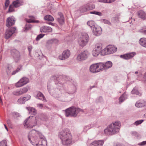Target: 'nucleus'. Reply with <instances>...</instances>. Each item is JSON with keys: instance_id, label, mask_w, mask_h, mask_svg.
<instances>
[{"instance_id": "nucleus-1", "label": "nucleus", "mask_w": 146, "mask_h": 146, "mask_svg": "<svg viewBox=\"0 0 146 146\" xmlns=\"http://www.w3.org/2000/svg\"><path fill=\"white\" fill-rule=\"evenodd\" d=\"M58 136L63 145H68L71 144L72 136L69 129H65L61 131Z\"/></svg>"}, {"instance_id": "nucleus-2", "label": "nucleus", "mask_w": 146, "mask_h": 146, "mask_svg": "<svg viewBox=\"0 0 146 146\" xmlns=\"http://www.w3.org/2000/svg\"><path fill=\"white\" fill-rule=\"evenodd\" d=\"M121 126L120 121H117L109 125L104 130V133L107 135L115 134L119 131Z\"/></svg>"}, {"instance_id": "nucleus-3", "label": "nucleus", "mask_w": 146, "mask_h": 146, "mask_svg": "<svg viewBox=\"0 0 146 146\" xmlns=\"http://www.w3.org/2000/svg\"><path fill=\"white\" fill-rule=\"evenodd\" d=\"M42 119L38 116H29L24 121V126L27 128H32L39 123Z\"/></svg>"}, {"instance_id": "nucleus-4", "label": "nucleus", "mask_w": 146, "mask_h": 146, "mask_svg": "<svg viewBox=\"0 0 146 146\" xmlns=\"http://www.w3.org/2000/svg\"><path fill=\"white\" fill-rule=\"evenodd\" d=\"M65 111L66 116H70L74 117L77 116L78 113L80 112L83 113L84 111L83 110L73 106L66 109Z\"/></svg>"}, {"instance_id": "nucleus-5", "label": "nucleus", "mask_w": 146, "mask_h": 146, "mask_svg": "<svg viewBox=\"0 0 146 146\" xmlns=\"http://www.w3.org/2000/svg\"><path fill=\"white\" fill-rule=\"evenodd\" d=\"M89 37L88 35L86 33H83L78 39V43L80 46L83 47L88 43Z\"/></svg>"}, {"instance_id": "nucleus-6", "label": "nucleus", "mask_w": 146, "mask_h": 146, "mask_svg": "<svg viewBox=\"0 0 146 146\" xmlns=\"http://www.w3.org/2000/svg\"><path fill=\"white\" fill-rule=\"evenodd\" d=\"M51 79L53 80L56 84H63L66 82V81H68V77L60 76H53L51 77Z\"/></svg>"}, {"instance_id": "nucleus-7", "label": "nucleus", "mask_w": 146, "mask_h": 146, "mask_svg": "<svg viewBox=\"0 0 146 146\" xmlns=\"http://www.w3.org/2000/svg\"><path fill=\"white\" fill-rule=\"evenodd\" d=\"M51 85L48 84L47 85V89L49 92L53 96L57 98V99L62 101V99L60 98L62 96V94L58 89H55V90L53 89L50 90Z\"/></svg>"}, {"instance_id": "nucleus-8", "label": "nucleus", "mask_w": 146, "mask_h": 146, "mask_svg": "<svg viewBox=\"0 0 146 146\" xmlns=\"http://www.w3.org/2000/svg\"><path fill=\"white\" fill-rule=\"evenodd\" d=\"M90 52L87 50H85L80 54L77 56V59L78 61H82L86 60L89 56Z\"/></svg>"}, {"instance_id": "nucleus-9", "label": "nucleus", "mask_w": 146, "mask_h": 146, "mask_svg": "<svg viewBox=\"0 0 146 146\" xmlns=\"http://www.w3.org/2000/svg\"><path fill=\"white\" fill-rule=\"evenodd\" d=\"M33 131H35V133H34L38 135L40 138L42 139L41 141V143L39 144V146H46L47 145V141L44 135L40 132L38 131H37L35 129L31 131L30 132V134L32 133Z\"/></svg>"}, {"instance_id": "nucleus-10", "label": "nucleus", "mask_w": 146, "mask_h": 146, "mask_svg": "<svg viewBox=\"0 0 146 146\" xmlns=\"http://www.w3.org/2000/svg\"><path fill=\"white\" fill-rule=\"evenodd\" d=\"M29 82V78L26 77H23L15 84V86L17 88L21 87L26 84Z\"/></svg>"}, {"instance_id": "nucleus-11", "label": "nucleus", "mask_w": 146, "mask_h": 146, "mask_svg": "<svg viewBox=\"0 0 146 146\" xmlns=\"http://www.w3.org/2000/svg\"><path fill=\"white\" fill-rule=\"evenodd\" d=\"M117 50V48L115 46L112 45H109L103 50L104 51L105 54H112Z\"/></svg>"}, {"instance_id": "nucleus-12", "label": "nucleus", "mask_w": 146, "mask_h": 146, "mask_svg": "<svg viewBox=\"0 0 146 146\" xmlns=\"http://www.w3.org/2000/svg\"><path fill=\"white\" fill-rule=\"evenodd\" d=\"M70 55V52L69 50L67 49L64 50L62 54L58 56V58L60 60H65L68 58Z\"/></svg>"}, {"instance_id": "nucleus-13", "label": "nucleus", "mask_w": 146, "mask_h": 146, "mask_svg": "<svg viewBox=\"0 0 146 146\" xmlns=\"http://www.w3.org/2000/svg\"><path fill=\"white\" fill-rule=\"evenodd\" d=\"M28 91V88L24 87L19 90H17L14 91L12 94L15 96H20L26 93Z\"/></svg>"}, {"instance_id": "nucleus-14", "label": "nucleus", "mask_w": 146, "mask_h": 146, "mask_svg": "<svg viewBox=\"0 0 146 146\" xmlns=\"http://www.w3.org/2000/svg\"><path fill=\"white\" fill-rule=\"evenodd\" d=\"M11 54L13 56L15 62H18L20 59V55L19 52L15 49L12 50L11 51Z\"/></svg>"}, {"instance_id": "nucleus-15", "label": "nucleus", "mask_w": 146, "mask_h": 146, "mask_svg": "<svg viewBox=\"0 0 146 146\" xmlns=\"http://www.w3.org/2000/svg\"><path fill=\"white\" fill-rule=\"evenodd\" d=\"M16 29L15 27L11 28L7 30L5 34V38L7 39L10 38L15 32Z\"/></svg>"}, {"instance_id": "nucleus-16", "label": "nucleus", "mask_w": 146, "mask_h": 146, "mask_svg": "<svg viewBox=\"0 0 146 146\" xmlns=\"http://www.w3.org/2000/svg\"><path fill=\"white\" fill-rule=\"evenodd\" d=\"M92 29L93 30L94 35L96 36H100L102 33V29L98 26H95Z\"/></svg>"}, {"instance_id": "nucleus-17", "label": "nucleus", "mask_w": 146, "mask_h": 146, "mask_svg": "<svg viewBox=\"0 0 146 146\" xmlns=\"http://www.w3.org/2000/svg\"><path fill=\"white\" fill-rule=\"evenodd\" d=\"M135 54V52H132L125 54L121 55L120 57L124 59L128 60L133 57Z\"/></svg>"}, {"instance_id": "nucleus-18", "label": "nucleus", "mask_w": 146, "mask_h": 146, "mask_svg": "<svg viewBox=\"0 0 146 146\" xmlns=\"http://www.w3.org/2000/svg\"><path fill=\"white\" fill-rule=\"evenodd\" d=\"M90 72L93 73H97L99 72L98 66L97 63L92 64L90 67Z\"/></svg>"}, {"instance_id": "nucleus-19", "label": "nucleus", "mask_w": 146, "mask_h": 146, "mask_svg": "<svg viewBox=\"0 0 146 146\" xmlns=\"http://www.w3.org/2000/svg\"><path fill=\"white\" fill-rule=\"evenodd\" d=\"M23 3V0H16L13 1L12 4L15 7L17 8L22 5Z\"/></svg>"}, {"instance_id": "nucleus-20", "label": "nucleus", "mask_w": 146, "mask_h": 146, "mask_svg": "<svg viewBox=\"0 0 146 146\" xmlns=\"http://www.w3.org/2000/svg\"><path fill=\"white\" fill-rule=\"evenodd\" d=\"M52 29L50 27L47 26H43L40 29L41 33H47L51 32Z\"/></svg>"}, {"instance_id": "nucleus-21", "label": "nucleus", "mask_w": 146, "mask_h": 146, "mask_svg": "<svg viewBox=\"0 0 146 146\" xmlns=\"http://www.w3.org/2000/svg\"><path fill=\"white\" fill-rule=\"evenodd\" d=\"M58 17L57 18V21L60 25H62L64 23V19L62 14L61 13H58Z\"/></svg>"}, {"instance_id": "nucleus-22", "label": "nucleus", "mask_w": 146, "mask_h": 146, "mask_svg": "<svg viewBox=\"0 0 146 146\" xmlns=\"http://www.w3.org/2000/svg\"><path fill=\"white\" fill-rule=\"evenodd\" d=\"M15 21L11 17L8 18L7 20L6 25L9 27L14 25Z\"/></svg>"}, {"instance_id": "nucleus-23", "label": "nucleus", "mask_w": 146, "mask_h": 146, "mask_svg": "<svg viewBox=\"0 0 146 146\" xmlns=\"http://www.w3.org/2000/svg\"><path fill=\"white\" fill-rule=\"evenodd\" d=\"M104 143L103 140H95L92 142L91 144L94 146H102Z\"/></svg>"}, {"instance_id": "nucleus-24", "label": "nucleus", "mask_w": 146, "mask_h": 146, "mask_svg": "<svg viewBox=\"0 0 146 146\" xmlns=\"http://www.w3.org/2000/svg\"><path fill=\"white\" fill-rule=\"evenodd\" d=\"M139 17L143 20L146 19V13L143 11H140L137 12Z\"/></svg>"}, {"instance_id": "nucleus-25", "label": "nucleus", "mask_w": 146, "mask_h": 146, "mask_svg": "<svg viewBox=\"0 0 146 146\" xmlns=\"http://www.w3.org/2000/svg\"><path fill=\"white\" fill-rule=\"evenodd\" d=\"M26 108L29 111V113L34 115L37 113V111L34 108L31 107H26Z\"/></svg>"}, {"instance_id": "nucleus-26", "label": "nucleus", "mask_w": 146, "mask_h": 146, "mask_svg": "<svg viewBox=\"0 0 146 146\" xmlns=\"http://www.w3.org/2000/svg\"><path fill=\"white\" fill-rule=\"evenodd\" d=\"M36 97L38 99L42 100L44 102H46V100L44 95L40 92H38V93Z\"/></svg>"}, {"instance_id": "nucleus-27", "label": "nucleus", "mask_w": 146, "mask_h": 146, "mask_svg": "<svg viewBox=\"0 0 146 146\" xmlns=\"http://www.w3.org/2000/svg\"><path fill=\"white\" fill-rule=\"evenodd\" d=\"M146 102L145 101H138L136 102L135 106L137 107H141L145 106Z\"/></svg>"}, {"instance_id": "nucleus-28", "label": "nucleus", "mask_w": 146, "mask_h": 146, "mask_svg": "<svg viewBox=\"0 0 146 146\" xmlns=\"http://www.w3.org/2000/svg\"><path fill=\"white\" fill-rule=\"evenodd\" d=\"M139 44L142 46L146 48V38H141L139 41Z\"/></svg>"}, {"instance_id": "nucleus-29", "label": "nucleus", "mask_w": 146, "mask_h": 146, "mask_svg": "<svg viewBox=\"0 0 146 146\" xmlns=\"http://www.w3.org/2000/svg\"><path fill=\"white\" fill-rule=\"evenodd\" d=\"M97 66H98V69L99 72L105 70L104 68V64L102 62H99L97 63Z\"/></svg>"}, {"instance_id": "nucleus-30", "label": "nucleus", "mask_w": 146, "mask_h": 146, "mask_svg": "<svg viewBox=\"0 0 146 146\" xmlns=\"http://www.w3.org/2000/svg\"><path fill=\"white\" fill-rule=\"evenodd\" d=\"M58 41L57 39H52L48 40L47 42L48 44H57L58 43Z\"/></svg>"}, {"instance_id": "nucleus-31", "label": "nucleus", "mask_w": 146, "mask_h": 146, "mask_svg": "<svg viewBox=\"0 0 146 146\" xmlns=\"http://www.w3.org/2000/svg\"><path fill=\"white\" fill-rule=\"evenodd\" d=\"M127 98V96L125 94H123L119 98V102L120 104L123 102Z\"/></svg>"}, {"instance_id": "nucleus-32", "label": "nucleus", "mask_w": 146, "mask_h": 146, "mask_svg": "<svg viewBox=\"0 0 146 146\" xmlns=\"http://www.w3.org/2000/svg\"><path fill=\"white\" fill-rule=\"evenodd\" d=\"M112 65V63L110 61H108L104 64V68L106 70L110 68Z\"/></svg>"}, {"instance_id": "nucleus-33", "label": "nucleus", "mask_w": 146, "mask_h": 146, "mask_svg": "<svg viewBox=\"0 0 146 146\" xmlns=\"http://www.w3.org/2000/svg\"><path fill=\"white\" fill-rule=\"evenodd\" d=\"M44 19L45 20L51 21H53L54 20V18L49 15H47L45 16L44 17Z\"/></svg>"}, {"instance_id": "nucleus-34", "label": "nucleus", "mask_w": 146, "mask_h": 146, "mask_svg": "<svg viewBox=\"0 0 146 146\" xmlns=\"http://www.w3.org/2000/svg\"><path fill=\"white\" fill-rule=\"evenodd\" d=\"M131 93L132 94H135L137 95H138L139 96H140L141 95V93L138 91L136 87H135L133 88L131 91Z\"/></svg>"}, {"instance_id": "nucleus-35", "label": "nucleus", "mask_w": 146, "mask_h": 146, "mask_svg": "<svg viewBox=\"0 0 146 146\" xmlns=\"http://www.w3.org/2000/svg\"><path fill=\"white\" fill-rule=\"evenodd\" d=\"M86 5L88 11L93 9L95 7V5L93 4H89L88 3L86 4Z\"/></svg>"}, {"instance_id": "nucleus-36", "label": "nucleus", "mask_w": 146, "mask_h": 146, "mask_svg": "<svg viewBox=\"0 0 146 146\" xmlns=\"http://www.w3.org/2000/svg\"><path fill=\"white\" fill-rule=\"evenodd\" d=\"M79 10L80 11L81 13H84L88 11L86 5L80 7Z\"/></svg>"}, {"instance_id": "nucleus-37", "label": "nucleus", "mask_w": 146, "mask_h": 146, "mask_svg": "<svg viewBox=\"0 0 146 146\" xmlns=\"http://www.w3.org/2000/svg\"><path fill=\"white\" fill-rule=\"evenodd\" d=\"M100 52L98 50L95 49L92 51V54L93 56L96 57L98 55Z\"/></svg>"}, {"instance_id": "nucleus-38", "label": "nucleus", "mask_w": 146, "mask_h": 146, "mask_svg": "<svg viewBox=\"0 0 146 146\" xmlns=\"http://www.w3.org/2000/svg\"><path fill=\"white\" fill-rule=\"evenodd\" d=\"M95 47V49L101 52L102 49V44L100 43H98L96 45Z\"/></svg>"}, {"instance_id": "nucleus-39", "label": "nucleus", "mask_w": 146, "mask_h": 146, "mask_svg": "<svg viewBox=\"0 0 146 146\" xmlns=\"http://www.w3.org/2000/svg\"><path fill=\"white\" fill-rule=\"evenodd\" d=\"M87 24L92 29H93V27L95 26L94 25V23L93 21H89L87 23Z\"/></svg>"}, {"instance_id": "nucleus-40", "label": "nucleus", "mask_w": 146, "mask_h": 146, "mask_svg": "<svg viewBox=\"0 0 146 146\" xmlns=\"http://www.w3.org/2000/svg\"><path fill=\"white\" fill-rule=\"evenodd\" d=\"M22 66L21 65L19 66L17 68L16 70L13 71L12 73V75H14L16 74V73L19 72L20 70L21 69Z\"/></svg>"}, {"instance_id": "nucleus-41", "label": "nucleus", "mask_w": 146, "mask_h": 146, "mask_svg": "<svg viewBox=\"0 0 146 146\" xmlns=\"http://www.w3.org/2000/svg\"><path fill=\"white\" fill-rule=\"evenodd\" d=\"M14 7V6L12 4L10 5L9 9L8 12H11L15 11Z\"/></svg>"}, {"instance_id": "nucleus-42", "label": "nucleus", "mask_w": 146, "mask_h": 146, "mask_svg": "<svg viewBox=\"0 0 146 146\" xmlns=\"http://www.w3.org/2000/svg\"><path fill=\"white\" fill-rule=\"evenodd\" d=\"M143 121V119L137 121L133 123V124L136 126H137L141 124Z\"/></svg>"}, {"instance_id": "nucleus-43", "label": "nucleus", "mask_w": 146, "mask_h": 146, "mask_svg": "<svg viewBox=\"0 0 146 146\" xmlns=\"http://www.w3.org/2000/svg\"><path fill=\"white\" fill-rule=\"evenodd\" d=\"M44 35V34H40L38 35L36 38V40L38 41L41 38H42Z\"/></svg>"}, {"instance_id": "nucleus-44", "label": "nucleus", "mask_w": 146, "mask_h": 146, "mask_svg": "<svg viewBox=\"0 0 146 146\" xmlns=\"http://www.w3.org/2000/svg\"><path fill=\"white\" fill-rule=\"evenodd\" d=\"M24 102H25L31 98V96L29 95H27L26 97H25L23 98Z\"/></svg>"}, {"instance_id": "nucleus-45", "label": "nucleus", "mask_w": 146, "mask_h": 146, "mask_svg": "<svg viewBox=\"0 0 146 146\" xmlns=\"http://www.w3.org/2000/svg\"><path fill=\"white\" fill-rule=\"evenodd\" d=\"M6 143V141L3 140L0 142V146H7Z\"/></svg>"}, {"instance_id": "nucleus-46", "label": "nucleus", "mask_w": 146, "mask_h": 146, "mask_svg": "<svg viewBox=\"0 0 146 146\" xmlns=\"http://www.w3.org/2000/svg\"><path fill=\"white\" fill-rule=\"evenodd\" d=\"M12 66L10 64H8L7 66V72L8 74L10 73V70L12 69Z\"/></svg>"}, {"instance_id": "nucleus-47", "label": "nucleus", "mask_w": 146, "mask_h": 146, "mask_svg": "<svg viewBox=\"0 0 146 146\" xmlns=\"http://www.w3.org/2000/svg\"><path fill=\"white\" fill-rule=\"evenodd\" d=\"M32 27V26L31 25H26L25 27L24 31H27V30L30 29Z\"/></svg>"}, {"instance_id": "nucleus-48", "label": "nucleus", "mask_w": 146, "mask_h": 146, "mask_svg": "<svg viewBox=\"0 0 146 146\" xmlns=\"http://www.w3.org/2000/svg\"><path fill=\"white\" fill-rule=\"evenodd\" d=\"M17 102L19 104H23L25 103L23 98H20L18 100Z\"/></svg>"}, {"instance_id": "nucleus-49", "label": "nucleus", "mask_w": 146, "mask_h": 146, "mask_svg": "<svg viewBox=\"0 0 146 146\" xmlns=\"http://www.w3.org/2000/svg\"><path fill=\"white\" fill-rule=\"evenodd\" d=\"M90 13L95 15H97L100 16H101L102 15V13H101L97 11H94L91 12Z\"/></svg>"}, {"instance_id": "nucleus-50", "label": "nucleus", "mask_w": 146, "mask_h": 146, "mask_svg": "<svg viewBox=\"0 0 146 146\" xmlns=\"http://www.w3.org/2000/svg\"><path fill=\"white\" fill-rule=\"evenodd\" d=\"M131 134L132 135L134 136L135 137H138L139 136L138 133L136 131H133L131 132Z\"/></svg>"}, {"instance_id": "nucleus-51", "label": "nucleus", "mask_w": 146, "mask_h": 146, "mask_svg": "<svg viewBox=\"0 0 146 146\" xmlns=\"http://www.w3.org/2000/svg\"><path fill=\"white\" fill-rule=\"evenodd\" d=\"M146 145V141H143L139 143L138 144V145L140 146H143Z\"/></svg>"}, {"instance_id": "nucleus-52", "label": "nucleus", "mask_w": 146, "mask_h": 146, "mask_svg": "<svg viewBox=\"0 0 146 146\" xmlns=\"http://www.w3.org/2000/svg\"><path fill=\"white\" fill-rule=\"evenodd\" d=\"M13 115L14 117H19L20 116V114L19 113L16 112H14L13 113Z\"/></svg>"}, {"instance_id": "nucleus-53", "label": "nucleus", "mask_w": 146, "mask_h": 146, "mask_svg": "<svg viewBox=\"0 0 146 146\" xmlns=\"http://www.w3.org/2000/svg\"><path fill=\"white\" fill-rule=\"evenodd\" d=\"M10 3V1L9 0H6L5 3V5L6 7H7L8 6L9 4Z\"/></svg>"}, {"instance_id": "nucleus-54", "label": "nucleus", "mask_w": 146, "mask_h": 146, "mask_svg": "<svg viewBox=\"0 0 146 146\" xmlns=\"http://www.w3.org/2000/svg\"><path fill=\"white\" fill-rule=\"evenodd\" d=\"M97 101L98 102H101L103 100L102 97V96H100L99 98L97 99Z\"/></svg>"}, {"instance_id": "nucleus-55", "label": "nucleus", "mask_w": 146, "mask_h": 146, "mask_svg": "<svg viewBox=\"0 0 146 146\" xmlns=\"http://www.w3.org/2000/svg\"><path fill=\"white\" fill-rule=\"evenodd\" d=\"M37 107L40 109H42L43 108V104H37Z\"/></svg>"}, {"instance_id": "nucleus-56", "label": "nucleus", "mask_w": 146, "mask_h": 146, "mask_svg": "<svg viewBox=\"0 0 146 146\" xmlns=\"http://www.w3.org/2000/svg\"><path fill=\"white\" fill-rule=\"evenodd\" d=\"M103 22L109 25H110L111 24V23L108 20H104Z\"/></svg>"}, {"instance_id": "nucleus-57", "label": "nucleus", "mask_w": 146, "mask_h": 146, "mask_svg": "<svg viewBox=\"0 0 146 146\" xmlns=\"http://www.w3.org/2000/svg\"><path fill=\"white\" fill-rule=\"evenodd\" d=\"M143 80L145 84H146V73L144 74V76L143 77Z\"/></svg>"}, {"instance_id": "nucleus-58", "label": "nucleus", "mask_w": 146, "mask_h": 146, "mask_svg": "<svg viewBox=\"0 0 146 146\" xmlns=\"http://www.w3.org/2000/svg\"><path fill=\"white\" fill-rule=\"evenodd\" d=\"M99 2L104 3H108V0H98Z\"/></svg>"}, {"instance_id": "nucleus-59", "label": "nucleus", "mask_w": 146, "mask_h": 146, "mask_svg": "<svg viewBox=\"0 0 146 146\" xmlns=\"http://www.w3.org/2000/svg\"><path fill=\"white\" fill-rule=\"evenodd\" d=\"M32 46H30L28 47V50L29 51V54L31 52V51L32 50Z\"/></svg>"}, {"instance_id": "nucleus-60", "label": "nucleus", "mask_w": 146, "mask_h": 146, "mask_svg": "<svg viewBox=\"0 0 146 146\" xmlns=\"http://www.w3.org/2000/svg\"><path fill=\"white\" fill-rule=\"evenodd\" d=\"M142 32H143L145 34H146V27H144L143 29Z\"/></svg>"}, {"instance_id": "nucleus-61", "label": "nucleus", "mask_w": 146, "mask_h": 146, "mask_svg": "<svg viewBox=\"0 0 146 146\" xmlns=\"http://www.w3.org/2000/svg\"><path fill=\"white\" fill-rule=\"evenodd\" d=\"M7 123L9 125H11V121H10V120H9V119L7 120Z\"/></svg>"}, {"instance_id": "nucleus-62", "label": "nucleus", "mask_w": 146, "mask_h": 146, "mask_svg": "<svg viewBox=\"0 0 146 146\" xmlns=\"http://www.w3.org/2000/svg\"><path fill=\"white\" fill-rule=\"evenodd\" d=\"M115 0H108V3H111L114 2Z\"/></svg>"}, {"instance_id": "nucleus-63", "label": "nucleus", "mask_w": 146, "mask_h": 146, "mask_svg": "<svg viewBox=\"0 0 146 146\" xmlns=\"http://www.w3.org/2000/svg\"><path fill=\"white\" fill-rule=\"evenodd\" d=\"M74 91L72 92H71V94H73V93H75L76 92V87L75 86H74Z\"/></svg>"}, {"instance_id": "nucleus-64", "label": "nucleus", "mask_w": 146, "mask_h": 146, "mask_svg": "<svg viewBox=\"0 0 146 146\" xmlns=\"http://www.w3.org/2000/svg\"><path fill=\"white\" fill-rule=\"evenodd\" d=\"M4 126L5 127V128L8 131V128H7V127L6 126V125L5 124H4Z\"/></svg>"}]
</instances>
